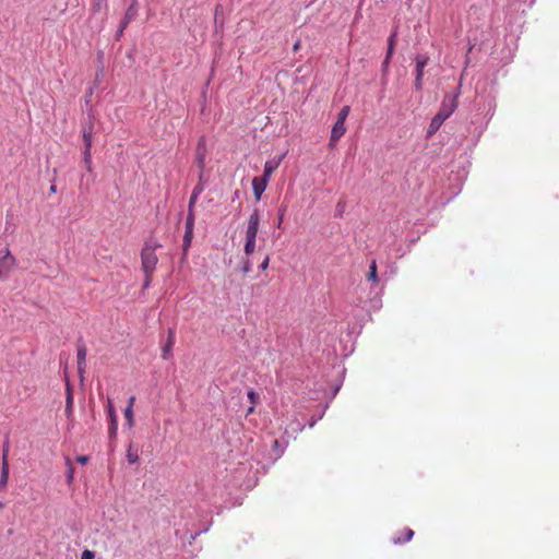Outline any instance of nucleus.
I'll use <instances>...</instances> for the list:
<instances>
[{"label":"nucleus","instance_id":"32","mask_svg":"<svg viewBox=\"0 0 559 559\" xmlns=\"http://www.w3.org/2000/svg\"><path fill=\"white\" fill-rule=\"evenodd\" d=\"M285 207H282L280 209V214H278V227L281 226L282 222H283V217H284V213H285Z\"/></svg>","mask_w":559,"mask_h":559},{"label":"nucleus","instance_id":"1","mask_svg":"<svg viewBox=\"0 0 559 559\" xmlns=\"http://www.w3.org/2000/svg\"><path fill=\"white\" fill-rule=\"evenodd\" d=\"M457 107V100L456 96H449L447 95L441 104V107L439 111L436 114V116L431 119V122L429 124L428 129V135H432L436 133L441 124L447 120L456 109Z\"/></svg>","mask_w":559,"mask_h":559},{"label":"nucleus","instance_id":"35","mask_svg":"<svg viewBox=\"0 0 559 559\" xmlns=\"http://www.w3.org/2000/svg\"><path fill=\"white\" fill-rule=\"evenodd\" d=\"M395 36H396L395 32L390 36V38H389V46L394 47Z\"/></svg>","mask_w":559,"mask_h":559},{"label":"nucleus","instance_id":"3","mask_svg":"<svg viewBox=\"0 0 559 559\" xmlns=\"http://www.w3.org/2000/svg\"><path fill=\"white\" fill-rule=\"evenodd\" d=\"M156 243H145L141 251L142 269L145 274H153L156 269L158 258L156 255Z\"/></svg>","mask_w":559,"mask_h":559},{"label":"nucleus","instance_id":"21","mask_svg":"<svg viewBox=\"0 0 559 559\" xmlns=\"http://www.w3.org/2000/svg\"><path fill=\"white\" fill-rule=\"evenodd\" d=\"M107 413H108L109 421H117L118 420L117 413L115 411L112 401L110 399H108V403H107Z\"/></svg>","mask_w":559,"mask_h":559},{"label":"nucleus","instance_id":"39","mask_svg":"<svg viewBox=\"0 0 559 559\" xmlns=\"http://www.w3.org/2000/svg\"><path fill=\"white\" fill-rule=\"evenodd\" d=\"M130 19H128L127 16H124V19L122 20L121 23H126V26H128V24L130 23Z\"/></svg>","mask_w":559,"mask_h":559},{"label":"nucleus","instance_id":"16","mask_svg":"<svg viewBox=\"0 0 559 559\" xmlns=\"http://www.w3.org/2000/svg\"><path fill=\"white\" fill-rule=\"evenodd\" d=\"M175 344L174 332L169 330L167 343L163 346L162 356L168 359L171 356V349Z\"/></svg>","mask_w":559,"mask_h":559},{"label":"nucleus","instance_id":"26","mask_svg":"<svg viewBox=\"0 0 559 559\" xmlns=\"http://www.w3.org/2000/svg\"><path fill=\"white\" fill-rule=\"evenodd\" d=\"M247 395H248V399L250 400L251 404L255 405L258 402V399H259L258 394L253 390H250V391H248Z\"/></svg>","mask_w":559,"mask_h":559},{"label":"nucleus","instance_id":"22","mask_svg":"<svg viewBox=\"0 0 559 559\" xmlns=\"http://www.w3.org/2000/svg\"><path fill=\"white\" fill-rule=\"evenodd\" d=\"M83 164L88 173L93 171L91 152H83Z\"/></svg>","mask_w":559,"mask_h":559},{"label":"nucleus","instance_id":"7","mask_svg":"<svg viewBox=\"0 0 559 559\" xmlns=\"http://www.w3.org/2000/svg\"><path fill=\"white\" fill-rule=\"evenodd\" d=\"M8 450H9V445L7 444L5 448L3 449V454H2L0 489L5 488L8 485V480H9Z\"/></svg>","mask_w":559,"mask_h":559},{"label":"nucleus","instance_id":"36","mask_svg":"<svg viewBox=\"0 0 559 559\" xmlns=\"http://www.w3.org/2000/svg\"><path fill=\"white\" fill-rule=\"evenodd\" d=\"M151 280H152V274H145V283H144V287H147L151 283Z\"/></svg>","mask_w":559,"mask_h":559},{"label":"nucleus","instance_id":"42","mask_svg":"<svg viewBox=\"0 0 559 559\" xmlns=\"http://www.w3.org/2000/svg\"><path fill=\"white\" fill-rule=\"evenodd\" d=\"M299 47V43H296L295 46H294V49L297 50Z\"/></svg>","mask_w":559,"mask_h":559},{"label":"nucleus","instance_id":"20","mask_svg":"<svg viewBox=\"0 0 559 559\" xmlns=\"http://www.w3.org/2000/svg\"><path fill=\"white\" fill-rule=\"evenodd\" d=\"M66 465H67V481H68V484H71L73 481V477H74V466L69 457L66 460Z\"/></svg>","mask_w":559,"mask_h":559},{"label":"nucleus","instance_id":"4","mask_svg":"<svg viewBox=\"0 0 559 559\" xmlns=\"http://www.w3.org/2000/svg\"><path fill=\"white\" fill-rule=\"evenodd\" d=\"M16 265V259L10 249L0 250V281L7 280Z\"/></svg>","mask_w":559,"mask_h":559},{"label":"nucleus","instance_id":"19","mask_svg":"<svg viewBox=\"0 0 559 559\" xmlns=\"http://www.w3.org/2000/svg\"><path fill=\"white\" fill-rule=\"evenodd\" d=\"M124 418H126V421H127V426L129 428H132L134 426V414H133V408H131V406H127L126 409H124Z\"/></svg>","mask_w":559,"mask_h":559},{"label":"nucleus","instance_id":"14","mask_svg":"<svg viewBox=\"0 0 559 559\" xmlns=\"http://www.w3.org/2000/svg\"><path fill=\"white\" fill-rule=\"evenodd\" d=\"M197 162L201 169V173H203L205 167V143L204 139L202 138L198 144L197 148Z\"/></svg>","mask_w":559,"mask_h":559},{"label":"nucleus","instance_id":"24","mask_svg":"<svg viewBox=\"0 0 559 559\" xmlns=\"http://www.w3.org/2000/svg\"><path fill=\"white\" fill-rule=\"evenodd\" d=\"M349 106H344L341 111L338 112L337 115V120L336 121H342L343 123H345V120L349 114Z\"/></svg>","mask_w":559,"mask_h":559},{"label":"nucleus","instance_id":"15","mask_svg":"<svg viewBox=\"0 0 559 559\" xmlns=\"http://www.w3.org/2000/svg\"><path fill=\"white\" fill-rule=\"evenodd\" d=\"M281 160V158L267 160L264 165V171L261 177L266 178V180H270L272 174L278 168Z\"/></svg>","mask_w":559,"mask_h":559},{"label":"nucleus","instance_id":"43","mask_svg":"<svg viewBox=\"0 0 559 559\" xmlns=\"http://www.w3.org/2000/svg\"><path fill=\"white\" fill-rule=\"evenodd\" d=\"M102 1H103V0H98V2L96 3L97 8H99V7H100V2H102Z\"/></svg>","mask_w":559,"mask_h":559},{"label":"nucleus","instance_id":"10","mask_svg":"<svg viewBox=\"0 0 559 559\" xmlns=\"http://www.w3.org/2000/svg\"><path fill=\"white\" fill-rule=\"evenodd\" d=\"M93 133H94V126L92 122H90L82 130V136H83V142H84V151L83 152H91L92 144H93Z\"/></svg>","mask_w":559,"mask_h":559},{"label":"nucleus","instance_id":"11","mask_svg":"<svg viewBox=\"0 0 559 559\" xmlns=\"http://www.w3.org/2000/svg\"><path fill=\"white\" fill-rule=\"evenodd\" d=\"M86 356H87V349L84 345H79L76 350V358H78V372L80 377H83V373L86 368Z\"/></svg>","mask_w":559,"mask_h":559},{"label":"nucleus","instance_id":"31","mask_svg":"<svg viewBox=\"0 0 559 559\" xmlns=\"http://www.w3.org/2000/svg\"><path fill=\"white\" fill-rule=\"evenodd\" d=\"M242 271L243 273H249L251 271V264L249 260L243 262Z\"/></svg>","mask_w":559,"mask_h":559},{"label":"nucleus","instance_id":"5","mask_svg":"<svg viewBox=\"0 0 559 559\" xmlns=\"http://www.w3.org/2000/svg\"><path fill=\"white\" fill-rule=\"evenodd\" d=\"M194 221H195L194 214L188 213L187 219H186V231L183 235V243H182V258H181L182 261H185L187 259L188 250H189L192 239H193Z\"/></svg>","mask_w":559,"mask_h":559},{"label":"nucleus","instance_id":"18","mask_svg":"<svg viewBox=\"0 0 559 559\" xmlns=\"http://www.w3.org/2000/svg\"><path fill=\"white\" fill-rule=\"evenodd\" d=\"M127 461L134 464L139 461V449L133 443H130L127 449Z\"/></svg>","mask_w":559,"mask_h":559},{"label":"nucleus","instance_id":"12","mask_svg":"<svg viewBox=\"0 0 559 559\" xmlns=\"http://www.w3.org/2000/svg\"><path fill=\"white\" fill-rule=\"evenodd\" d=\"M413 536H414V531L408 527H405L402 531L397 532L392 537V542L394 544H403V543L409 542L413 538Z\"/></svg>","mask_w":559,"mask_h":559},{"label":"nucleus","instance_id":"38","mask_svg":"<svg viewBox=\"0 0 559 559\" xmlns=\"http://www.w3.org/2000/svg\"><path fill=\"white\" fill-rule=\"evenodd\" d=\"M254 413V405H251L248 409H247V415H250Z\"/></svg>","mask_w":559,"mask_h":559},{"label":"nucleus","instance_id":"37","mask_svg":"<svg viewBox=\"0 0 559 559\" xmlns=\"http://www.w3.org/2000/svg\"><path fill=\"white\" fill-rule=\"evenodd\" d=\"M134 402H135V396L134 395L130 396L127 406H131V408H133Z\"/></svg>","mask_w":559,"mask_h":559},{"label":"nucleus","instance_id":"28","mask_svg":"<svg viewBox=\"0 0 559 559\" xmlns=\"http://www.w3.org/2000/svg\"><path fill=\"white\" fill-rule=\"evenodd\" d=\"M134 15H135V10H134V8H133V7H130V8L127 10V12H126V15H124V16H127V17H128V19H130V20H133Z\"/></svg>","mask_w":559,"mask_h":559},{"label":"nucleus","instance_id":"9","mask_svg":"<svg viewBox=\"0 0 559 559\" xmlns=\"http://www.w3.org/2000/svg\"><path fill=\"white\" fill-rule=\"evenodd\" d=\"M346 132L345 123L336 121L331 131L330 146L333 147L341 136Z\"/></svg>","mask_w":559,"mask_h":559},{"label":"nucleus","instance_id":"23","mask_svg":"<svg viewBox=\"0 0 559 559\" xmlns=\"http://www.w3.org/2000/svg\"><path fill=\"white\" fill-rule=\"evenodd\" d=\"M367 277H368L369 281H372V282H377L378 281L377 263H376L374 260L370 264V270H369V273H368Z\"/></svg>","mask_w":559,"mask_h":559},{"label":"nucleus","instance_id":"8","mask_svg":"<svg viewBox=\"0 0 559 559\" xmlns=\"http://www.w3.org/2000/svg\"><path fill=\"white\" fill-rule=\"evenodd\" d=\"M269 180L263 177H254L252 179V190L255 201H260L263 192L267 187Z\"/></svg>","mask_w":559,"mask_h":559},{"label":"nucleus","instance_id":"34","mask_svg":"<svg viewBox=\"0 0 559 559\" xmlns=\"http://www.w3.org/2000/svg\"><path fill=\"white\" fill-rule=\"evenodd\" d=\"M126 27H127V26H126V23H121V24H120V27H119V29H118V32H117V37L121 36V34L123 33V31L126 29Z\"/></svg>","mask_w":559,"mask_h":559},{"label":"nucleus","instance_id":"41","mask_svg":"<svg viewBox=\"0 0 559 559\" xmlns=\"http://www.w3.org/2000/svg\"><path fill=\"white\" fill-rule=\"evenodd\" d=\"M50 191H51V192H56V186H51V187H50Z\"/></svg>","mask_w":559,"mask_h":559},{"label":"nucleus","instance_id":"29","mask_svg":"<svg viewBox=\"0 0 559 559\" xmlns=\"http://www.w3.org/2000/svg\"><path fill=\"white\" fill-rule=\"evenodd\" d=\"M90 457L87 455H79L76 456V462L80 464H86L88 462Z\"/></svg>","mask_w":559,"mask_h":559},{"label":"nucleus","instance_id":"27","mask_svg":"<svg viewBox=\"0 0 559 559\" xmlns=\"http://www.w3.org/2000/svg\"><path fill=\"white\" fill-rule=\"evenodd\" d=\"M95 557V554L94 551L92 550H88V549H85L82 555H81V559H94Z\"/></svg>","mask_w":559,"mask_h":559},{"label":"nucleus","instance_id":"2","mask_svg":"<svg viewBox=\"0 0 559 559\" xmlns=\"http://www.w3.org/2000/svg\"><path fill=\"white\" fill-rule=\"evenodd\" d=\"M259 225H260L259 210L254 209L248 218V225H247V229H246V242H245L243 250L247 255L252 254L255 250V241H257V235L259 231Z\"/></svg>","mask_w":559,"mask_h":559},{"label":"nucleus","instance_id":"30","mask_svg":"<svg viewBox=\"0 0 559 559\" xmlns=\"http://www.w3.org/2000/svg\"><path fill=\"white\" fill-rule=\"evenodd\" d=\"M269 263H270V257L266 255L265 259L262 261V263L260 264V269L262 271L266 270L269 267Z\"/></svg>","mask_w":559,"mask_h":559},{"label":"nucleus","instance_id":"40","mask_svg":"<svg viewBox=\"0 0 559 559\" xmlns=\"http://www.w3.org/2000/svg\"><path fill=\"white\" fill-rule=\"evenodd\" d=\"M389 62H390V61H386V57H385V58H384V60H383V67H384V68H385V67H388Z\"/></svg>","mask_w":559,"mask_h":559},{"label":"nucleus","instance_id":"25","mask_svg":"<svg viewBox=\"0 0 559 559\" xmlns=\"http://www.w3.org/2000/svg\"><path fill=\"white\" fill-rule=\"evenodd\" d=\"M118 430V420L117 421H109V436L111 438H115Z\"/></svg>","mask_w":559,"mask_h":559},{"label":"nucleus","instance_id":"33","mask_svg":"<svg viewBox=\"0 0 559 559\" xmlns=\"http://www.w3.org/2000/svg\"><path fill=\"white\" fill-rule=\"evenodd\" d=\"M394 47L388 45L386 61L391 60Z\"/></svg>","mask_w":559,"mask_h":559},{"label":"nucleus","instance_id":"13","mask_svg":"<svg viewBox=\"0 0 559 559\" xmlns=\"http://www.w3.org/2000/svg\"><path fill=\"white\" fill-rule=\"evenodd\" d=\"M204 186L202 181L200 180L198 185L193 188V191L190 195L189 204H188V213L194 214V205L197 203V200L200 195V193L203 191Z\"/></svg>","mask_w":559,"mask_h":559},{"label":"nucleus","instance_id":"17","mask_svg":"<svg viewBox=\"0 0 559 559\" xmlns=\"http://www.w3.org/2000/svg\"><path fill=\"white\" fill-rule=\"evenodd\" d=\"M66 415L70 417L73 412V393L69 383H67Z\"/></svg>","mask_w":559,"mask_h":559},{"label":"nucleus","instance_id":"6","mask_svg":"<svg viewBox=\"0 0 559 559\" xmlns=\"http://www.w3.org/2000/svg\"><path fill=\"white\" fill-rule=\"evenodd\" d=\"M429 58L425 56L416 57V78H415V87L416 90H421L423 87V76H424V68L427 66Z\"/></svg>","mask_w":559,"mask_h":559}]
</instances>
